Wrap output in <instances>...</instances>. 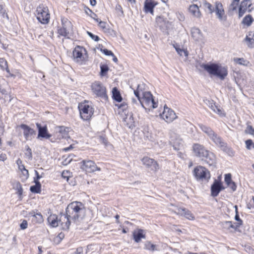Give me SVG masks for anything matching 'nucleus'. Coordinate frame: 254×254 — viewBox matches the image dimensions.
I'll return each mask as SVG.
<instances>
[{
	"label": "nucleus",
	"mask_w": 254,
	"mask_h": 254,
	"mask_svg": "<svg viewBox=\"0 0 254 254\" xmlns=\"http://www.w3.org/2000/svg\"><path fill=\"white\" fill-rule=\"evenodd\" d=\"M198 126L201 130L204 132L209 138L219 147L221 150L227 153L230 156H234V151L228 146L222 138L216 134L210 127L203 124H199Z\"/></svg>",
	"instance_id": "nucleus-1"
},
{
	"label": "nucleus",
	"mask_w": 254,
	"mask_h": 254,
	"mask_svg": "<svg viewBox=\"0 0 254 254\" xmlns=\"http://www.w3.org/2000/svg\"><path fill=\"white\" fill-rule=\"evenodd\" d=\"M201 66L210 75L224 80L228 75L227 68L217 64H202Z\"/></svg>",
	"instance_id": "nucleus-2"
},
{
	"label": "nucleus",
	"mask_w": 254,
	"mask_h": 254,
	"mask_svg": "<svg viewBox=\"0 0 254 254\" xmlns=\"http://www.w3.org/2000/svg\"><path fill=\"white\" fill-rule=\"evenodd\" d=\"M84 209L83 203L79 201H73L67 205L65 212L72 220L75 221L82 216L84 213Z\"/></svg>",
	"instance_id": "nucleus-3"
},
{
	"label": "nucleus",
	"mask_w": 254,
	"mask_h": 254,
	"mask_svg": "<svg viewBox=\"0 0 254 254\" xmlns=\"http://www.w3.org/2000/svg\"><path fill=\"white\" fill-rule=\"evenodd\" d=\"M142 95L143 97L141 98L139 97L137 99L139 103L144 108L150 110L157 107L158 104L155 102L153 96L150 92H143Z\"/></svg>",
	"instance_id": "nucleus-4"
},
{
	"label": "nucleus",
	"mask_w": 254,
	"mask_h": 254,
	"mask_svg": "<svg viewBox=\"0 0 254 254\" xmlns=\"http://www.w3.org/2000/svg\"><path fill=\"white\" fill-rule=\"evenodd\" d=\"M58 33L62 36L66 37L73 31V25L67 18L61 17V26L58 28Z\"/></svg>",
	"instance_id": "nucleus-5"
},
{
	"label": "nucleus",
	"mask_w": 254,
	"mask_h": 254,
	"mask_svg": "<svg viewBox=\"0 0 254 254\" xmlns=\"http://www.w3.org/2000/svg\"><path fill=\"white\" fill-rule=\"evenodd\" d=\"M193 175L197 181L208 182L210 178L209 171L205 167L198 166L193 170Z\"/></svg>",
	"instance_id": "nucleus-6"
},
{
	"label": "nucleus",
	"mask_w": 254,
	"mask_h": 254,
	"mask_svg": "<svg viewBox=\"0 0 254 254\" xmlns=\"http://www.w3.org/2000/svg\"><path fill=\"white\" fill-rule=\"evenodd\" d=\"M91 90L97 97H100L104 100L108 99L106 87L102 83L99 81H95L91 85Z\"/></svg>",
	"instance_id": "nucleus-7"
},
{
	"label": "nucleus",
	"mask_w": 254,
	"mask_h": 254,
	"mask_svg": "<svg viewBox=\"0 0 254 254\" xmlns=\"http://www.w3.org/2000/svg\"><path fill=\"white\" fill-rule=\"evenodd\" d=\"M37 18L42 24H47L49 22L50 15L47 6L43 4L40 5L36 10Z\"/></svg>",
	"instance_id": "nucleus-8"
},
{
	"label": "nucleus",
	"mask_w": 254,
	"mask_h": 254,
	"mask_svg": "<svg viewBox=\"0 0 254 254\" xmlns=\"http://www.w3.org/2000/svg\"><path fill=\"white\" fill-rule=\"evenodd\" d=\"M87 52L85 48L77 46L72 52L73 59L74 62L81 64L86 58Z\"/></svg>",
	"instance_id": "nucleus-9"
},
{
	"label": "nucleus",
	"mask_w": 254,
	"mask_h": 254,
	"mask_svg": "<svg viewBox=\"0 0 254 254\" xmlns=\"http://www.w3.org/2000/svg\"><path fill=\"white\" fill-rule=\"evenodd\" d=\"M78 108L81 118L85 121L90 120L94 113L92 107L87 104L82 103L79 105Z\"/></svg>",
	"instance_id": "nucleus-10"
},
{
	"label": "nucleus",
	"mask_w": 254,
	"mask_h": 254,
	"mask_svg": "<svg viewBox=\"0 0 254 254\" xmlns=\"http://www.w3.org/2000/svg\"><path fill=\"white\" fill-rule=\"evenodd\" d=\"M81 163V169L87 173H93L96 171H100V168L98 167L95 162L90 160H84Z\"/></svg>",
	"instance_id": "nucleus-11"
},
{
	"label": "nucleus",
	"mask_w": 254,
	"mask_h": 254,
	"mask_svg": "<svg viewBox=\"0 0 254 254\" xmlns=\"http://www.w3.org/2000/svg\"><path fill=\"white\" fill-rule=\"evenodd\" d=\"M193 152L194 155L201 158L202 160L208 154L209 151L204 146L198 143H195L192 146Z\"/></svg>",
	"instance_id": "nucleus-12"
},
{
	"label": "nucleus",
	"mask_w": 254,
	"mask_h": 254,
	"mask_svg": "<svg viewBox=\"0 0 254 254\" xmlns=\"http://www.w3.org/2000/svg\"><path fill=\"white\" fill-rule=\"evenodd\" d=\"M160 115L163 120L169 123L172 122L177 117L173 110L166 106H164V111Z\"/></svg>",
	"instance_id": "nucleus-13"
},
{
	"label": "nucleus",
	"mask_w": 254,
	"mask_h": 254,
	"mask_svg": "<svg viewBox=\"0 0 254 254\" xmlns=\"http://www.w3.org/2000/svg\"><path fill=\"white\" fill-rule=\"evenodd\" d=\"M215 12L217 18L221 21H225L227 16L225 13L222 4L220 2H216L213 12Z\"/></svg>",
	"instance_id": "nucleus-14"
},
{
	"label": "nucleus",
	"mask_w": 254,
	"mask_h": 254,
	"mask_svg": "<svg viewBox=\"0 0 254 254\" xmlns=\"http://www.w3.org/2000/svg\"><path fill=\"white\" fill-rule=\"evenodd\" d=\"M20 127L23 130V133L26 141L31 140L36 134V131L25 124H21Z\"/></svg>",
	"instance_id": "nucleus-15"
},
{
	"label": "nucleus",
	"mask_w": 254,
	"mask_h": 254,
	"mask_svg": "<svg viewBox=\"0 0 254 254\" xmlns=\"http://www.w3.org/2000/svg\"><path fill=\"white\" fill-rule=\"evenodd\" d=\"M70 217H68L67 213L61 214L59 216V225H60L63 230H68L71 224Z\"/></svg>",
	"instance_id": "nucleus-16"
},
{
	"label": "nucleus",
	"mask_w": 254,
	"mask_h": 254,
	"mask_svg": "<svg viewBox=\"0 0 254 254\" xmlns=\"http://www.w3.org/2000/svg\"><path fill=\"white\" fill-rule=\"evenodd\" d=\"M158 4L154 0H145L144 3L143 10L146 13H150L154 15V8Z\"/></svg>",
	"instance_id": "nucleus-17"
},
{
	"label": "nucleus",
	"mask_w": 254,
	"mask_h": 254,
	"mask_svg": "<svg viewBox=\"0 0 254 254\" xmlns=\"http://www.w3.org/2000/svg\"><path fill=\"white\" fill-rule=\"evenodd\" d=\"M143 164L148 168H150L153 171H157L159 169V165L154 159L148 157H144L142 159Z\"/></svg>",
	"instance_id": "nucleus-18"
},
{
	"label": "nucleus",
	"mask_w": 254,
	"mask_h": 254,
	"mask_svg": "<svg viewBox=\"0 0 254 254\" xmlns=\"http://www.w3.org/2000/svg\"><path fill=\"white\" fill-rule=\"evenodd\" d=\"M36 126L38 129V138L42 137L48 139L51 137V135L48 133L46 126L42 127L39 123H36Z\"/></svg>",
	"instance_id": "nucleus-19"
},
{
	"label": "nucleus",
	"mask_w": 254,
	"mask_h": 254,
	"mask_svg": "<svg viewBox=\"0 0 254 254\" xmlns=\"http://www.w3.org/2000/svg\"><path fill=\"white\" fill-rule=\"evenodd\" d=\"M133 240L136 243H139L141 239H145L144 230L141 229H136L132 232Z\"/></svg>",
	"instance_id": "nucleus-20"
},
{
	"label": "nucleus",
	"mask_w": 254,
	"mask_h": 254,
	"mask_svg": "<svg viewBox=\"0 0 254 254\" xmlns=\"http://www.w3.org/2000/svg\"><path fill=\"white\" fill-rule=\"evenodd\" d=\"M223 189L224 188L222 187L221 184L215 180L211 187L212 196L214 197L217 196L220 191Z\"/></svg>",
	"instance_id": "nucleus-21"
},
{
	"label": "nucleus",
	"mask_w": 254,
	"mask_h": 254,
	"mask_svg": "<svg viewBox=\"0 0 254 254\" xmlns=\"http://www.w3.org/2000/svg\"><path fill=\"white\" fill-rule=\"evenodd\" d=\"M206 104L211 108L215 113H217L220 116L225 115L224 111L220 107L216 106L213 101L206 100Z\"/></svg>",
	"instance_id": "nucleus-22"
},
{
	"label": "nucleus",
	"mask_w": 254,
	"mask_h": 254,
	"mask_svg": "<svg viewBox=\"0 0 254 254\" xmlns=\"http://www.w3.org/2000/svg\"><path fill=\"white\" fill-rule=\"evenodd\" d=\"M191 34L193 39L196 41H201L203 40L202 34L197 28H192L191 29Z\"/></svg>",
	"instance_id": "nucleus-23"
},
{
	"label": "nucleus",
	"mask_w": 254,
	"mask_h": 254,
	"mask_svg": "<svg viewBox=\"0 0 254 254\" xmlns=\"http://www.w3.org/2000/svg\"><path fill=\"white\" fill-rule=\"evenodd\" d=\"M209 166H214L216 163L215 155L212 152H208V154L204 157L203 159Z\"/></svg>",
	"instance_id": "nucleus-24"
},
{
	"label": "nucleus",
	"mask_w": 254,
	"mask_h": 254,
	"mask_svg": "<svg viewBox=\"0 0 254 254\" xmlns=\"http://www.w3.org/2000/svg\"><path fill=\"white\" fill-rule=\"evenodd\" d=\"M156 22L161 29L167 28L169 24V21L166 19L160 16L156 17Z\"/></svg>",
	"instance_id": "nucleus-25"
},
{
	"label": "nucleus",
	"mask_w": 254,
	"mask_h": 254,
	"mask_svg": "<svg viewBox=\"0 0 254 254\" xmlns=\"http://www.w3.org/2000/svg\"><path fill=\"white\" fill-rule=\"evenodd\" d=\"M176 213L178 214L184 216L190 220H192L194 219V217L192 214L189 210H186L184 208H177Z\"/></svg>",
	"instance_id": "nucleus-26"
},
{
	"label": "nucleus",
	"mask_w": 254,
	"mask_h": 254,
	"mask_svg": "<svg viewBox=\"0 0 254 254\" xmlns=\"http://www.w3.org/2000/svg\"><path fill=\"white\" fill-rule=\"evenodd\" d=\"M169 134L171 137V142L173 143V148L175 150H178L180 149V146L182 144V139H180L179 137L176 138V140L174 139V135H175V133L171 130L169 132Z\"/></svg>",
	"instance_id": "nucleus-27"
},
{
	"label": "nucleus",
	"mask_w": 254,
	"mask_h": 254,
	"mask_svg": "<svg viewBox=\"0 0 254 254\" xmlns=\"http://www.w3.org/2000/svg\"><path fill=\"white\" fill-rule=\"evenodd\" d=\"M48 221L53 227L59 225V217L56 214H51L48 218Z\"/></svg>",
	"instance_id": "nucleus-28"
},
{
	"label": "nucleus",
	"mask_w": 254,
	"mask_h": 254,
	"mask_svg": "<svg viewBox=\"0 0 254 254\" xmlns=\"http://www.w3.org/2000/svg\"><path fill=\"white\" fill-rule=\"evenodd\" d=\"M189 11L195 17H199L201 15L199 8L196 4L191 5L189 7Z\"/></svg>",
	"instance_id": "nucleus-29"
},
{
	"label": "nucleus",
	"mask_w": 254,
	"mask_h": 254,
	"mask_svg": "<svg viewBox=\"0 0 254 254\" xmlns=\"http://www.w3.org/2000/svg\"><path fill=\"white\" fill-rule=\"evenodd\" d=\"M33 216L32 221L36 223H41L43 222V218L42 215L40 213H35L34 212L31 213Z\"/></svg>",
	"instance_id": "nucleus-30"
},
{
	"label": "nucleus",
	"mask_w": 254,
	"mask_h": 254,
	"mask_svg": "<svg viewBox=\"0 0 254 254\" xmlns=\"http://www.w3.org/2000/svg\"><path fill=\"white\" fill-rule=\"evenodd\" d=\"M144 249L151 252L159 251L158 246L152 244L149 241H147L145 242L144 244Z\"/></svg>",
	"instance_id": "nucleus-31"
},
{
	"label": "nucleus",
	"mask_w": 254,
	"mask_h": 254,
	"mask_svg": "<svg viewBox=\"0 0 254 254\" xmlns=\"http://www.w3.org/2000/svg\"><path fill=\"white\" fill-rule=\"evenodd\" d=\"M34 182L35 183V185L31 186L30 190L32 192L39 193L41 191L40 183L38 181L36 180L35 178H34Z\"/></svg>",
	"instance_id": "nucleus-32"
},
{
	"label": "nucleus",
	"mask_w": 254,
	"mask_h": 254,
	"mask_svg": "<svg viewBox=\"0 0 254 254\" xmlns=\"http://www.w3.org/2000/svg\"><path fill=\"white\" fill-rule=\"evenodd\" d=\"M112 93L113 98L115 100L119 102H121L122 100V98L121 97L120 93L116 87L113 89Z\"/></svg>",
	"instance_id": "nucleus-33"
},
{
	"label": "nucleus",
	"mask_w": 254,
	"mask_h": 254,
	"mask_svg": "<svg viewBox=\"0 0 254 254\" xmlns=\"http://www.w3.org/2000/svg\"><path fill=\"white\" fill-rule=\"evenodd\" d=\"M0 66L2 69H5L6 72L12 76V74L10 73L9 69L8 68L7 61L5 60V59L0 58Z\"/></svg>",
	"instance_id": "nucleus-34"
},
{
	"label": "nucleus",
	"mask_w": 254,
	"mask_h": 254,
	"mask_svg": "<svg viewBox=\"0 0 254 254\" xmlns=\"http://www.w3.org/2000/svg\"><path fill=\"white\" fill-rule=\"evenodd\" d=\"M254 21V19L252 16L249 14L246 15L242 21V23L244 25H246L247 26H250Z\"/></svg>",
	"instance_id": "nucleus-35"
},
{
	"label": "nucleus",
	"mask_w": 254,
	"mask_h": 254,
	"mask_svg": "<svg viewBox=\"0 0 254 254\" xmlns=\"http://www.w3.org/2000/svg\"><path fill=\"white\" fill-rule=\"evenodd\" d=\"M99 26L104 30V32L105 33H108L110 34H112V32H114V31L112 29H108L106 27V23L102 21H100L98 22Z\"/></svg>",
	"instance_id": "nucleus-36"
},
{
	"label": "nucleus",
	"mask_w": 254,
	"mask_h": 254,
	"mask_svg": "<svg viewBox=\"0 0 254 254\" xmlns=\"http://www.w3.org/2000/svg\"><path fill=\"white\" fill-rule=\"evenodd\" d=\"M26 152L25 153V155L26 158L28 159L29 161H30L32 159V150L30 148L28 145L25 146Z\"/></svg>",
	"instance_id": "nucleus-37"
},
{
	"label": "nucleus",
	"mask_w": 254,
	"mask_h": 254,
	"mask_svg": "<svg viewBox=\"0 0 254 254\" xmlns=\"http://www.w3.org/2000/svg\"><path fill=\"white\" fill-rule=\"evenodd\" d=\"M176 50L178 54L180 55V56H185L186 57H187L189 55V53L187 51V50H185L184 49H181L179 47H175Z\"/></svg>",
	"instance_id": "nucleus-38"
},
{
	"label": "nucleus",
	"mask_w": 254,
	"mask_h": 254,
	"mask_svg": "<svg viewBox=\"0 0 254 254\" xmlns=\"http://www.w3.org/2000/svg\"><path fill=\"white\" fill-rule=\"evenodd\" d=\"M234 61L235 63L243 65H247L249 63L248 61L245 60L244 58H235Z\"/></svg>",
	"instance_id": "nucleus-39"
},
{
	"label": "nucleus",
	"mask_w": 254,
	"mask_h": 254,
	"mask_svg": "<svg viewBox=\"0 0 254 254\" xmlns=\"http://www.w3.org/2000/svg\"><path fill=\"white\" fill-rule=\"evenodd\" d=\"M251 5H252V1H251L247 0H243L241 2L239 7L248 9V8H250Z\"/></svg>",
	"instance_id": "nucleus-40"
},
{
	"label": "nucleus",
	"mask_w": 254,
	"mask_h": 254,
	"mask_svg": "<svg viewBox=\"0 0 254 254\" xmlns=\"http://www.w3.org/2000/svg\"><path fill=\"white\" fill-rule=\"evenodd\" d=\"M240 0H233L230 5V8L232 10H235L237 9V7L239 4Z\"/></svg>",
	"instance_id": "nucleus-41"
},
{
	"label": "nucleus",
	"mask_w": 254,
	"mask_h": 254,
	"mask_svg": "<svg viewBox=\"0 0 254 254\" xmlns=\"http://www.w3.org/2000/svg\"><path fill=\"white\" fill-rule=\"evenodd\" d=\"M101 68V75L104 76L106 74L109 70L108 66L106 64H102L100 66Z\"/></svg>",
	"instance_id": "nucleus-42"
},
{
	"label": "nucleus",
	"mask_w": 254,
	"mask_h": 254,
	"mask_svg": "<svg viewBox=\"0 0 254 254\" xmlns=\"http://www.w3.org/2000/svg\"><path fill=\"white\" fill-rule=\"evenodd\" d=\"M203 4L204 7L205 8L208 9L210 13H212L213 12V8L210 3L207 2L206 1H204L203 2Z\"/></svg>",
	"instance_id": "nucleus-43"
},
{
	"label": "nucleus",
	"mask_w": 254,
	"mask_h": 254,
	"mask_svg": "<svg viewBox=\"0 0 254 254\" xmlns=\"http://www.w3.org/2000/svg\"><path fill=\"white\" fill-rule=\"evenodd\" d=\"M245 133L247 134H252L254 136V128L252 126L248 125L246 129H245Z\"/></svg>",
	"instance_id": "nucleus-44"
},
{
	"label": "nucleus",
	"mask_w": 254,
	"mask_h": 254,
	"mask_svg": "<svg viewBox=\"0 0 254 254\" xmlns=\"http://www.w3.org/2000/svg\"><path fill=\"white\" fill-rule=\"evenodd\" d=\"M133 90V92L135 96L138 98L139 96V92L140 91H142L141 85L140 84L137 85V87L136 89H134L132 88Z\"/></svg>",
	"instance_id": "nucleus-45"
},
{
	"label": "nucleus",
	"mask_w": 254,
	"mask_h": 254,
	"mask_svg": "<svg viewBox=\"0 0 254 254\" xmlns=\"http://www.w3.org/2000/svg\"><path fill=\"white\" fill-rule=\"evenodd\" d=\"M245 40L248 43V45L249 47H252L254 45V39L251 38L247 36Z\"/></svg>",
	"instance_id": "nucleus-46"
},
{
	"label": "nucleus",
	"mask_w": 254,
	"mask_h": 254,
	"mask_svg": "<svg viewBox=\"0 0 254 254\" xmlns=\"http://www.w3.org/2000/svg\"><path fill=\"white\" fill-rule=\"evenodd\" d=\"M15 187L17 190V193L18 194V195H22L23 192V189L21 184L19 182L17 183Z\"/></svg>",
	"instance_id": "nucleus-47"
},
{
	"label": "nucleus",
	"mask_w": 254,
	"mask_h": 254,
	"mask_svg": "<svg viewBox=\"0 0 254 254\" xmlns=\"http://www.w3.org/2000/svg\"><path fill=\"white\" fill-rule=\"evenodd\" d=\"M247 10V9H246V8L239 7V12H238L239 17L240 18V17H242L244 15V14L245 13V12H246Z\"/></svg>",
	"instance_id": "nucleus-48"
},
{
	"label": "nucleus",
	"mask_w": 254,
	"mask_h": 254,
	"mask_svg": "<svg viewBox=\"0 0 254 254\" xmlns=\"http://www.w3.org/2000/svg\"><path fill=\"white\" fill-rule=\"evenodd\" d=\"M225 182L227 185L232 182L231 174H227L225 176Z\"/></svg>",
	"instance_id": "nucleus-49"
},
{
	"label": "nucleus",
	"mask_w": 254,
	"mask_h": 254,
	"mask_svg": "<svg viewBox=\"0 0 254 254\" xmlns=\"http://www.w3.org/2000/svg\"><path fill=\"white\" fill-rule=\"evenodd\" d=\"M88 35L89 36V37L93 40L95 41H98L99 40V38L98 36L95 35L92 33L87 31V32Z\"/></svg>",
	"instance_id": "nucleus-50"
},
{
	"label": "nucleus",
	"mask_w": 254,
	"mask_h": 254,
	"mask_svg": "<svg viewBox=\"0 0 254 254\" xmlns=\"http://www.w3.org/2000/svg\"><path fill=\"white\" fill-rule=\"evenodd\" d=\"M223 226L224 228L227 229L232 228V227H234L233 226H232V221H225L223 223Z\"/></svg>",
	"instance_id": "nucleus-51"
},
{
	"label": "nucleus",
	"mask_w": 254,
	"mask_h": 254,
	"mask_svg": "<svg viewBox=\"0 0 254 254\" xmlns=\"http://www.w3.org/2000/svg\"><path fill=\"white\" fill-rule=\"evenodd\" d=\"M227 185L230 188L232 189L233 191H234L236 190L237 186L234 182L232 181V182L228 184Z\"/></svg>",
	"instance_id": "nucleus-52"
},
{
	"label": "nucleus",
	"mask_w": 254,
	"mask_h": 254,
	"mask_svg": "<svg viewBox=\"0 0 254 254\" xmlns=\"http://www.w3.org/2000/svg\"><path fill=\"white\" fill-rule=\"evenodd\" d=\"M20 228L22 230L26 229L28 226L27 221L25 220H23L22 221V223L20 224Z\"/></svg>",
	"instance_id": "nucleus-53"
},
{
	"label": "nucleus",
	"mask_w": 254,
	"mask_h": 254,
	"mask_svg": "<svg viewBox=\"0 0 254 254\" xmlns=\"http://www.w3.org/2000/svg\"><path fill=\"white\" fill-rule=\"evenodd\" d=\"M101 51L106 56H114V54L112 51L108 50L106 49L103 50L101 49Z\"/></svg>",
	"instance_id": "nucleus-54"
},
{
	"label": "nucleus",
	"mask_w": 254,
	"mask_h": 254,
	"mask_svg": "<svg viewBox=\"0 0 254 254\" xmlns=\"http://www.w3.org/2000/svg\"><path fill=\"white\" fill-rule=\"evenodd\" d=\"M245 143H246L247 148L248 149H251V146H252V145L254 143L253 142V141L251 139H248L246 141Z\"/></svg>",
	"instance_id": "nucleus-55"
},
{
	"label": "nucleus",
	"mask_w": 254,
	"mask_h": 254,
	"mask_svg": "<svg viewBox=\"0 0 254 254\" xmlns=\"http://www.w3.org/2000/svg\"><path fill=\"white\" fill-rule=\"evenodd\" d=\"M21 171L25 179H27L29 177V175L28 170L25 169L24 170Z\"/></svg>",
	"instance_id": "nucleus-56"
},
{
	"label": "nucleus",
	"mask_w": 254,
	"mask_h": 254,
	"mask_svg": "<svg viewBox=\"0 0 254 254\" xmlns=\"http://www.w3.org/2000/svg\"><path fill=\"white\" fill-rule=\"evenodd\" d=\"M74 254H83V249L81 247L77 248Z\"/></svg>",
	"instance_id": "nucleus-57"
},
{
	"label": "nucleus",
	"mask_w": 254,
	"mask_h": 254,
	"mask_svg": "<svg viewBox=\"0 0 254 254\" xmlns=\"http://www.w3.org/2000/svg\"><path fill=\"white\" fill-rule=\"evenodd\" d=\"M242 225L240 222H236V223H233L232 222V226L234 227H232V228L233 229H237V228L239 227L240 226Z\"/></svg>",
	"instance_id": "nucleus-58"
},
{
	"label": "nucleus",
	"mask_w": 254,
	"mask_h": 254,
	"mask_svg": "<svg viewBox=\"0 0 254 254\" xmlns=\"http://www.w3.org/2000/svg\"><path fill=\"white\" fill-rule=\"evenodd\" d=\"M90 11L92 13V14L91 15V17L93 18L94 20H95L97 22L99 21V19L98 18H97V15L95 13L92 12L90 10Z\"/></svg>",
	"instance_id": "nucleus-59"
},
{
	"label": "nucleus",
	"mask_w": 254,
	"mask_h": 254,
	"mask_svg": "<svg viewBox=\"0 0 254 254\" xmlns=\"http://www.w3.org/2000/svg\"><path fill=\"white\" fill-rule=\"evenodd\" d=\"M6 157L5 154H1L0 155V160L4 161L6 160Z\"/></svg>",
	"instance_id": "nucleus-60"
},
{
	"label": "nucleus",
	"mask_w": 254,
	"mask_h": 254,
	"mask_svg": "<svg viewBox=\"0 0 254 254\" xmlns=\"http://www.w3.org/2000/svg\"><path fill=\"white\" fill-rule=\"evenodd\" d=\"M35 174L36 175V179L35 178V179H36V180L38 181V180L40 179L42 177V176L39 175L38 172L36 170H35Z\"/></svg>",
	"instance_id": "nucleus-61"
},
{
	"label": "nucleus",
	"mask_w": 254,
	"mask_h": 254,
	"mask_svg": "<svg viewBox=\"0 0 254 254\" xmlns=\"http://www.w3.org/2000/svg\"><path fill=\"white\" fill-rule=\"evenodd\" d=\"M16 164L18 167V166H19V165L23 164V163H22V160L20 159H18L16 161Z\"/></svg>",
	"instance_id": "nucleus-62"
},
{
	"label": "nucleus",
	"mask_w": 254,
	"mask_h": 254,
	"mask_svg": "<svg viewBox=\"0 0 254 254\" xmlns=\"http://www.w3.org/2000/svg\"><path fill=\"white\" fill-rule=\"evenodd\" d=\"M235 219L238 221L237 222H241V224H242V221L240 219L239 216V215L238 214L236 215V216H235Z\"/></svg>",
	"instance_id": "nucleus-63"
},
{
	"label": "nucleus",
	"mask_w": 254,
	"mask_h": 254,
	"mask_svg": "<svg viewBox=\"0 0 254 254\" xmlns=\"http://www.w3.org/2000/svg\"><path fill=\"white\" fill-rule=\"evenodd\" d=\"M18 169L20 171H23L24 169H25L26 168L25 167V166L23 164H22L21 165H19V166H18Z\"/></svg>",
	"instance_id": "nucleus-64"
}]
</instances>
